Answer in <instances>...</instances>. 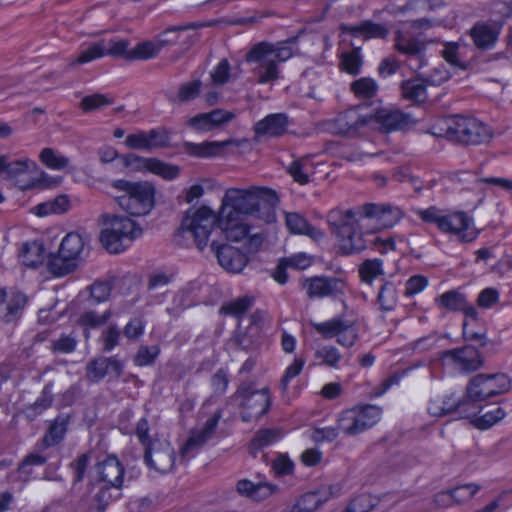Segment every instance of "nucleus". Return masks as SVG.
<instances>
[{"label": "nucleus", "mask_w": 512, "mask_h": 512, "mask_svg": "<svg viewBox=\"0 0 512 512\" xmlns=\"http://www.w3.org/2000/svg\"><path fill=\"white\" fill-rule=\"evenodd\" d=\"M243 219L233 217L230 221L229 218L222 216L221 213H215L205 205L196 210L189 208L173 235V241L181 247H189L193 243L199 251H203L207 247L210 236L218 232L220 241L239 242L250 232V226L242 223Z\"/></svg>", "instance_id": "f257e3e1"}, {"label": "nucleus", "mask_w": 512, "mask_h": 512, "mask_svg": "<svg viewBox=\"0 0 512 512\" xmlns=\"http://www.w3.org/2000/svg\"><path fill=\"white\" fill-rule=\"evenodd\" d=\"M376 219L384 228H390L398 223L403 213L398 207L390 204L366 203L357 210L348 209L345 212L339 209L331 210L327 215L330 230L339 240L337 254L347 256L358 254L366 249V240L363 233L358 231L356 215Z\"/></svg>", "instance_id": "f03ea898"}, {"label": "nucleus", "mask_w": 512, "mask_h": 512, "mask_svg": "<svg viewBox=\"0 0 512 512\" xmlns=\"http://www.w3.org/2000/svg\"><path fill=\"white\" fill-rule=\"evenodd\" d=\"M280 199L274 189L251 186L247 189L229 188L226 190L218 213L229 218L254 216L270 222L275 217V208Z\"/></svg>", "instance_id": "7ed1b4c3"}, {"label": "nucleus", "mask_w": 512, "mask_h": 512, "mask_svg": "<svg viewBox=\"0 0 512 512\" xmlns=\"http://www.w3.org/2000/svg\"><path fill=\"white\" fill-rule=\"evenodd\" d=\"M462 338L467 342L462 347L444 350L442 359H451L464 373H473L481 369L485 359L497 354L501 348V340L489 339L486 331H475L470 322L464 320L462 324Z\"/></svg>", "instance_id": "20e7f679"}, {"label": "nucleus", "mask_w": 512, "mask_h": 512, "mask_svg": "<svg viewBox=\"0 0 512 512\" xmlns=\"http://www.w3.org/2000/svg\"><path fill=\"white\" fill-rule=\"evenodd\" d=\"M296 38L276 44L262 41L253 45L245 55L248 63H257L254 73L258 76V83L267 84L279 79L278 63L285 62L293 56L291 44Z\"/></svg>", "instance_id": "39448f33"}, {"label": "nucleus", "mask_w": 512, "mask_h": 512, "mask_svg": "<svg viewBox=\"0 0 512 512\" xmlns=\"http://www.w3.org/2000/svg\"><path fill=\"white\" fill-rule=\"evenodd\" d=\"M110 186L120 193L113 199L129 216L148 215L155 207L156 187L150 181L117 179Z\"/></svg>", "instance_id": "423d86ee"}, {"label": "nucleus", "mask_w": 512, "mask_h": 512, "mask_svg": "<svg viewBox=\"0 0 512 512\" xmlns=\"http://www.w3.org/2000/svg\"><path fill=\"white\" fill-rule=\"evenodd\" d=\"M445 123L446 128L443 135L448 140L462 145H481L489 142L493 137L491 128L473 117L453 115ZM431 133L442 136V133Z\"/></svg>", "instance_id": "0eeeda50"}, {"label": "nucleus", "mask_w": 512, "mask_h": 512, "mask_svg": "<svg viewBox=\"0 0 512 512\" xmlns=\"http://www.w3.org/2000/svg\"><path fill=\"white\" fill-rule=\"evenodd\" d=\"M232 398L240 400V418L244 423L258 421L269 412L272 405L269 388L257 389L253 382L240 383Z\"/></svg>", "instance_id": "6e6552de"}, {"label": "nucleus", "mask_w": 512, "mask_h": 512, "mask_svg": "<svg viewBox=\"0 0 512 512\" xmlns=\"http://www.w3.org/2000/svg\"><path fill=\"white\" fill-rule=\"evenodd\" d=\"M466 389L467 397L475 404L507 393L511 389V379L504 373H480L469 380Z\"/></svg>", "instance_id": "1a4fd4ad"}, {"label": "nucleus", "mask_w": 512, "mask_h": 512, "mask_svg": "<svg viewBox=\"0 0 512 512\" xmlns=\"http://www.w3.org/2000/svg\"><path fill=\"white\" fill-rule=\"evenodd\" d=\"M367 106L362 103L340 112L332 123L335 133L347 137L358 136L361 128L372 123L371 114L361 113Z\"/></svg>", "instance_id": "9d476101"}, {"label": "nucleus", "mask_w": 512, "mask_h": 512, "mask_svg": "<svg viewBox=\"0 0 512 512\" xmlns=\"http://www.w3.org/2000/svg\"><path fill=\"white\" fill-rule=\"evenodd\" d=\"M210 251L216 257L218 264L229 273H241L249 261L248 256L239 248L219 239L211 240Z\"/></svg>", "instance_id": "9b49d317"}, {"label": "nucleus", "mask_w": 512, "mask_h": 512, "mask_svg": "<svg viewBox=\"0 0 512 512\" xmlns=\"http://www.w3.org/2000/svg\"><path fill=\"white\" fill-rule=\"evenodd\" d=\"M302 287L310 299L325 297L339 299L345 294L346 282L334 276H314L306 278Z\"/></svg>", "instance_id": "f8f14e48"}, {"label": "nucleus", "mask_w": 512, "mask_h": 512, "mask_svg": "<svg viewBox=\"0 0 512 512\" xmlns=\"http://www.w3.org/2000/svg\"><path fill=\"white\" fill-rule=\"evenodd\" d=\"M505 23L503 17L493 22L477 21L468 31V35L478 50L488 51L495 47Z\"/></svg>", "instance_id": "ddd939ff"}, {"label": "nucleus", "mask_w": 512, "mask_h": 512, "mask_svg": "<svg viewBox=\"0 0 512 512\" xmlns=\"http://www.w3.org/2000/svg\"><path fill=\"white\" fill-rule=\"evenodd\" d=\"M98 475L96 481H89L88 487L92 488L100 483L123 486L125 467L115 454H108L103 460L95 464Z\"/></svg>", "instance_id": "4468645a"}, {"label": "nucleus", "mask_w": 512, "mask_h": 512, "mask_svg": "<svg viewBox=\"0 0 512 512\" xmlns=\"http://www.w3.org/2000/svg\"><path fill=\"white\" fill-rule=\"evenodd\" d=\"M7 297L6 289L0 288V318L5 324L15 325L22 318L29 299L19 290L11 291Z\"/></svg>", "instance_id": "2eb2a0df"}, {"label": "nucleus", "mask_w": 512, "mask_h": 512, "mask_svg": "<svg viewBox=\"0 0 512 512\" xmlns=\"http://www.w3.org/2000/svg\"><path fill=\"white\" fill-rule=\"evenodd\" d=\"M242 144H248L247 139H227L225 141H204L202 143H193L184 141L183 150L186 154L196 158H212L225 154V149L230 146L240 147Z\"/></svg>", "instance_id": "dca6fc26"}, {"label": "nucleus", "mask_w": 512, "mask_h": 512, "mask_svg": "<svg viewBox=\"0 0 512 512\" xmlns=\"http://www.w3.org/2000/svg\"><path fill=\"white\" fill-rule=\"evenodd\" d=\"M86 378L91 383H99L109 371L118 379L124 372L123 363L116 357L98 356L86 365Z\"/></svg>", "instance_id": "f3484780"}, {"label": "nucleus", "mask_w": 512, "mask_h": 512, "mask_svg": "<svg viewBox=\"0 0 512 512\" xmlns=\"http://www.w3.org/2000/svg\"><path fill=\"white\" fill-rule=\"evenodd\" d=\"M371 117L372 122L379 124L381 131L386 133L405 130L416 124V121L412 118L411 114L404 113L398 109L387 110L377 108L374 113H371Z\"/></svg>", "instance_id": "a211bd4d"}, {"label": "nucleus", "mask_w": 512, "mask_h": 512, "mask_svg": "<svg viewBox=\"0 0 512 512\" xmlns=\"http://www.w3.org/2000/svg\"><path fill=\"white\" fill-rule=\"evenodd\" d=\"M435 303L439 308H444L451 312H462L465 320L469 318L472 322L477 323L479 313L476 308L468 303L466 295L459 290L452 289L435 298Z\"/></svg>", "instance_id": "6ab92c4d"}, {"label": "nucleus", "mask_w": 512, "mask_h": 512, "mask_svg": "<svg viewBox=\"0 0 512 512\" xmlns=\"http://www.w3.org/2000/svg\"><path fill=\"white\" fill-rule=\"evenodd\" d=\"M176 460L174 448L168 440L156 439L151 445L150 460H144V463L150 469H154L162 474L170 472Z\"/></svg>", "instance_id": "aec40b11"}, {"label": "nucleus", "mask_w": 512, "mask_h": 512, "mask_svg": "<svg viewBox=\"0 0 512 512\" xmlns=\"http://www.w3.org/2000/svg\"><path fill=\"white\" fill-rule=\"evenodd\" d=\"M222 417V411L219 409L206 421L204 427L198 433H192L180 449L181 455H186L189 451L203 447L215 433L218 423Z\"/></svg>", "instance_id": "412c9836"}, {"label": "nucleus", "mask_w": 512, "mask_h": 512, "mask_svg": "<svg viewBox=\"0 0 512 512\" xmlns=\"http://www.w3.org/2000/svg\"><path fill=\"white\" fill-rule=\"evenodd\" d=\"M340 30L344 34H349L352 37H362L364 40L386 39L389 35V30L383 24L375 23L372 20H364L358 25L341 24Z\"/></svg>", "instance_id": "4be33fe9"}, {"label": "nucleus", "mask_w": 512, "mask_h": 512, "mask_svg": "<svg viewBox=\"0 0 512 512\" xmlns=\"http://www.w3.org/2000/svg\"><path fill=\"white\" fill-rule=\"evenodd\" d=\"M288 127V116L285 113L269 114L264 119L256 122L254 132L256 137L283 136Z\"/></svg>", "instance_id": "5701e85b"}, {"label": "nucleus", "mask_w": 512, "mask_h": 512, "mask_svg": "<svg viewBox=\"0 0 512 512\" xmlns=\"http://www.w3.org/2000/svg\"><path fill=\"white\" fill-rule=\"evenodd\" d=\"M444 218H448L451 223V227L448 229H441V232L457 234L459 235L460 241L467 243L472 242L478 236L477 230L468 231L473 220L463 211L454 212L452 214L444 215Z\"/></svg>", "instance_id": "b1692460"}, {"label": "nucleus", "mask_w": 512, "mask_h": 512, "mask_svg": "<svg viewBox=\"0 0 512 512\" xmlns=\"http://www.w3.org/2000/svg\"><path fill=\"white\" fill-rule=\"evenodd\" d=\"M71 421V414L60 413L50 425L42 438V444L45 448L54 447L60 444L68 431V426Z\"/></svg>", "instance_id": "393cba45"}, {"label": "nucleus", "mask_w": 512, "mask_h": 512, "mask_svg": "<svg viewBox=\"0 0 512 512\" xmlns=\"http://www.w3.org/2000/svg\"><path fill=\"white\" fill-rule=\"evenodd\" d=\"M283 437L284 431L282 428H261L255 432L249 441L248 451L253 457H257V454L264 448L278 442Z\"/></svg>", "instance_id": "a878e982"}, {"label": "nucleus", "mask_w": 512, "mask_h": 512, "mask_svg": "<svg viewBox=\"0 0 512 512\" xmlns=\"http://www.w3.org/2000/svg\"><path fill=\"white\" fill-rule=\"evenodd\" d=\"M217 23H218L217 20H210V21H206V22L197 21V22H189V23L183 24V25L171 26V27L166 28L164 31H162L156 37L155 41H156L159 49L161 50L162 48H164L166 46L174 45L177 43V39H178L177 33L178 32L187 31V30H196V29L205 28V27H213Z\"/></svg>", "instance_id": "bb28decb"}, {"label": "nucleus", "mask_w": 512, "mask_h": 512, "mask_svg": "<svg viewBox=\"0 0 512 512\" xmlns=\"http://www.w3.org/2000/svg\"><path fill=\"white\" fill-rule=\"evenodd\" d=\"M285 223L288 230L293 234L306 235L315 241L324 237V233L311 225L306 218L296 212L287 213Z\"/></svg>", "instance_id": "cd10ccee"}, {"label": "nucleus", "mask_w": 512, "mask_h": 512, "mask_svg": "<svg viewBox=\"0 0 512 512\" xmlns=\"http://www.w3.org/2000/svg\"><path fill=\"white\" fill-rule=\"evenodd\" d=\"M236 489L240 495L255 501H261L274 494L278 487L270 483L259 482L255 484L248 479H242L237 482Z\"/></svg>", "instance_id": "c85d7f7f"}, {"label": "nucleus", "mask_w": 512, "mask_h": 512, "mask_svg": "<svg viewBox=\"0 0 512 512\" xmlns=\"http://www.w3.org/2000/svg\"><path fill=\"white\" fill-rule=\"evenodd\" d=\"M104 224H110L123 235L124 239H128L129 241H133L143 233V229L140 225L128 216L107 214L104 215Z\"/></svg>", "instance_id": "c756f323"}, {"label": "nucleus", "mask_w": 512, "mask_h": 512, "mask_svg": "<svg viewBox=\"0 0 512 512\" xmlns=\"http://www.w3.org/2000/svg\"><path fill=\"white\" fill-rule=\"evenodd\" d=\"M445 414H457L458 418L465 419L471 415H476L477 407L473 401L467 397V389L462 398L455 400L453 394L448 395L442 402Z\"/></svg>", "instance_id": "7c9ffc66"}, {"label": "nucleus", "mask_w": 512, "mask_h": 512, "mask_svg": "<svg viewBox=\"0 0 512 512\" xmlns=\"http://www.w3.org/2000/svg\"><path fill=\"white\" fill-rule=\"evenodd\" d=\"M45 245L42 241L25 242L20 251L22 263L29 268L37 269L45 260Z\"/></svg>", "instance_id": "2f4dec72"}, {"label": "nucleus", "mask_w": 512, "mask_h": 512, "mask_svg": "<svg viewBox=\"0 0 512 512\" xmlns=\"http://www.w3.org/2000/svg\"><path fill=\"white\" fill-rule=\"evenodd\" d=\"M123 486L100 483L98 491L92 496L96 512H105L108 506L121 498Z\"/></svg>", "instance_id": "473e14b6"}, {"label": "nucleus", "mask_w": 512, "mask_h": 512, "mask_svg": "<svg viewBox=\"0 0 512 512\" xmlns=\"http://www.w3.org/2000/svg\"><path fill=\"white\" fill-rule=\"evenodd\" d=\"M46 268L54 277H64L77 269V262L57 251L48 254Z\"/></svg>", "instance_id": "72a5a7b5"}, {"label": "nucleus", "mask_w": 512, "mask_h": 512, "mask_svg": "<svg viewBox=\"0 0 512 512\" xmlns=\"http://www.w3.org/2000/svg\"><path fill=\"white\" fill-rule=\"evenodd\" d=\"M354 409L359 434L373 427L379 421L381 408L376 405L364 404L354 407Z\"/></svg>", "instance_id": "f704fd0d"}, {"label": "nucleus", "mask_w": 512, "mask_h": 512, "mask_svg": "<svg viewBox=\"0 0 512 512\" xmlns=\"http://www.w3.org/2000/svg\"><path fill=\"white\" fill-rule=\"evenodd\" d=\"M202 81L194 79L189 82L182 83L179 86L177 94H166L170 103H187L195 100L201 94Z\"/></svg>", "instance_id": "c9c22d12"}, {"label": "nucleus", "mask_w": 512, "mask_h": 512, "mask_svg": "<svg viewBox=\"0 0 512 512\" xmlns=\"http://www.w3.org/2000/svg\"><path fill=\"white\" fill-rule=\"evenodd\" d=\"M70 199L68 195L61 194L52 200L42 202L34 207V212L39 217H45L49 214H64L70 209Z\"/></svg>", "instance_id": "e433bc0d"}, {"label": "nucleus", "mask_w": 512, "mask_h": 512, "mask_svg": "<svg viewBox=\"0 0 512 512\" xmlns=\"http://www.w3.org/2000/svg\"><path fill=\"white\" fill-rule=\"evenodd\" d=\"M402 33L401 31L397 32V39L395 43V48L400 53L409 55V56H415L419 60V64L417 66V69H420L423 65L424 61V55L423 52L425 50V44L423 42H420L419 40L415 38H409V39H402Z\"/></svg>", "instance_id": "4c0bfd02"}, {"label": "nucleus", "mask_w": 512, "mask_h": 512, "mask_svg": "<svg viewBox=\"0 0 512 512\" xmlns=\"http://www.w3.org/2000/svg\"><path fill=\"white\" fill-rule=\"evenodd\" d=\"M255 298L250 295L238 297L232 301L224 303L219 313L224 316H233L240 319L254 304Z\"/></svg>", "instance_id": "58836bf2"}, {"label": "nucleus", "mask_w": 512, "mask_h": 512, "mask_svg": "<svg viewBox=\"0 0 512 512\" xmlns=\"http://www.w3.org/2000/svg\"><path fill=\"white\" fill-rule=\"evenodd\" d=\"M402 96L414 103H424L427 100V86L423 80L409 79L401 83Z\"/></svg>", "instance_id": "ea45409f"}, {"label": "nucleus", "mask_w": 512, "mask_h": 512, "mask_svg": "<svg viewBox=\"0 0 512 512\" xmlns=\"http://www.w3.org/2000/svg\"><path fill=\"white\" fill-rule=\"evenodd\" d=\"M84 248V240L78 232L68 233L61 241L58 251L76 261Z\"/></svg>", "instance_id": "a19ab883"}, {"label": "nucleus", "mask_w": 512, "mask_h": 512, "mask_svg": "<svg viewBox=\"0 0 512 512\" xmlns=\"http://www.w3.org/2000/svg\"><path fill=\"white\" fill-rule=\"evenodd\" d=\"M99 240L109 253L119 254L126 249L123 235L112 226L101 231Z\"/></svg>", "instance_id": "79ce46f5"}, {"label": "nucleus", "mask_w": 512, "mask_h": 512, "mask_svg": "<svg viewBox=\"0 0 512 512\" xmlns=\"http://www.w3.org/2000/svg\"><path fill=\"white\" fill-rule=\"evenodd\" d=\"M362 65L363 59L360 47H353L351 51L343 52L340 56V69L352 76L360 74Z\"/></svg>", "instance_id": "37998d69"}, {"label": "nucleus", "mask_w": 512, "mask_h": 512, "mask_svg": "<svg viewBox=\"0 0 512 512\" xmlns=\"http://www.w3.org/2000/svg\"><path fill=\"white\" fill-rule=\"evenodd\" d=\"M377 82L370 77H361L350 84V91L358 99H372L378 92Z\"/></svg>", "instance_id": "c03bdc74"}, {"label": "nucleus", "mask_w": 512, "mask_h": 512, "mask_svg": "<svg viewBox=\"0 0 512 512\" xmlns=\"http://www.w3.org/2000/svg\"><path fill=\"white\" fill-rule=\"evenodd\" d=\"M377 302L380 305V310L383 312L395 309L398 302V290L393 282L386 281L381 286L377 296Z\"/></svg>", "instance_id": "a18cd8bd"}, {"label": "nucleus", "mask_w": 512, "mask_h": 512, "mask_svg": "<svg viewBox=\"0 0 512 512\" xmlns=\"http://www.w3.org/2000/svg\"><path fill=\"white\" fill-rule=\"evenodd\" d=\"M106 55V41L100 40L91 43L86 49L80 51L77 58L69 65H82Z\"/></svg>", "instance_id": "49530a36"}, {"label": "nucleus", "mask_w": 512, "mask_h": 512, "mask_svg": "<svg viewBox=\"0 0 512 512\" xmlns=\"http://www.w3.org/2000/svg\"><path fill=\"white\" fill-rule=\"evenodd\" d=\"M148 172L153 173L164 180L172 181L180 175V167L175 164L166 163L157 158H151Z\"/></svg>", "instance_id": "de8ad7c7"}, {"label": "nucleus", "mask_w": 512, "mask_h": 512, "mask_svg": "<svg viewBox=\"0 0 512 512\" xmlns=\"http://www.w3.org/2000/svg\"><path fill=\"white\" fill-rule=\"evenodd\" d=\"M150 425L146 417L141 418L135 428V435L139 443L144 447L143 460H150L151 445L156 442L157 437L152 438L149 434Z\"/></svg>", "instance_id": "09e8293b"}, {"label": "nucleus", "mask_w": 512, "mask_h": 512, "mask_svg": "<svg viewBox=\"0 0 512 512\" xmlns=\"http://www.w3.org/2000/svg\"><path fill=\"white\" fill-rule=\"evenodd\" d=\"M111 316L112 312L110 309L104 311L102 315H99L96 311L93 310L85 311L80 315L77 323L83 328L97 329L105 325Z\"/></svg>", "instance_id": "8fccbe9b"}, {"label": "nucleus", "mask_w": 512, "mask_h": 512, "mask_svg": "<svg viewBox=\"0 0 512 512\" xmlns=\"http://www.w3.org/2000/svg\"><path fill=\"white\" fill-rule=\"evenodd\" d=\"M383 261L379 258L366 259L359 267V275L363 282L372 284L373 280L383 275Z\"/></svg>", "instance_id": "3c124183"}, {"label": "nucleus", "mask_w": 512, "mask_h": 512, "mask_svg": "<svg viewBox=\"0 0 512 512\" xmlns=\"http://www.w3.org/2000/svg\"><path fill=\"white\" fill-rule=\"evenodd\" d=\"M311 326L317 331L324 339H331L337 336L344 327V320L340 317H335L329 321L322 323H311Z\"/></svg>", "instance_id": "603ef678"}, {"label": "nucleus", "mask_w": 512, "mask_h": 512, "mask_svg": "<svg viewBox=\"0 0 512 512\" xmlns=\"http://www.w3.org/2000/svg\"><path fill=\"white\" fill-rule=\"evenodd\" d=\"M480 489L481 486L478 484L466 483L449 489L446 494L460 504L471 500Z\"/></svg>", "instance_id": "864d4df0"}, {"label": "nucleus", "mask_w": 512, "mask_h": 512, "mask_svg": "<svg viewBox=\"0 0 512 512\" xmlns=\"http://www.w3.org/2000/svg\"><path fill=\"white\" fill-rule=\"evenodd\" d=\"M90 459V451H88L78 455L76 459L69 464V468L73 472V486L82 483L85 479Z\"/></svg>", "instance_id": "5fc2aeb1"}, {"label": "nucleus", "mask_w": 512, "mask_h": 512, "mask_svg": "<svg viewBox=\"0 0 512 512\" xmlns=\"http://www.w3.org/2000/svg\"><path fill=\"white\" fill-rule=\"evenodd\" d=\"M39 158L46 167L54 170H62L69 164V158L56 154L52 148L42 149Z\"/></svg>", "instance_id": "6e6d98bb"}, {"label": "nucleus", "mask_w": 512, "mask_h": 512, "mask_svg": "<svg viewBox=\"0 0 512 512\" xmlns=\"http://www.w3.org/2000/svg\"><path fill=\"white\" fill-rule=\"evenodd\" d=\"M160 49L155 42L144 41L138 43L134 49L130 51V61L133 60H148L158 55Z\"/></svg>", "instance_id": "4d7b16f0"}, {"label": "nucleus", "mask_w": 512, "mask_h": 512, "mask_svg": "<svg viewBox=\"0 0 512 512\" xmlns=\"http://www.w3.org/2000/svg\"><path fill=\"white\" fill-rule=\"evenodd\" d=\"M0 159L2 160L0 173H5L8 178H15L26 173L29 169L28 159L9 162L8 155H1Z\"/></svg>", "instance_id": "13d9d810"}, {"label": "nucleus", "mask_w": 512, "mask_h": 512, "mask_svg": "<svg viewBox=\"0 0 512 512\" xmlns=\"http://www.w3.org/2000/svg\"><path fill=\"white\" fill-rule=\"evenodd\" d=\"M260 334L256 328L248 326L245 331H238L234 335V340L241 349L247 351L259 344Z\"/></svg>", "instance_id": "bf43d9fd"}, {"label": "nucleus", "mask_w": 512, "mask_h": 512, "mask_svg": "<svg viewBox=\"0 0 512 512\" xmlns=\"http://www.w3.org/2000/svg\"><path fill=\"white\" fill-rule=\"evenodd\" d=\"M321 506V499L314 491L303 494L292 506L290 512H313Z\"/></svg>", "instance_id": "052dcab7"}, {"label": "nucleus", "mask_w": 512, "mask_h": 512, "mask_svg": "<svg viewBox=\"0 0 512 512\" xmlns=\"http://www.w3.org/2000/svg\"><path fill=\"white\" fill-rule=\"evenodd\" d=\"M52 388L53 383L48 382L44 386L40 397H38L36 401L28 407V410L33 411L34 415H38L41 414L46 409L50 408L52 406L54 399Z\"/></svg>", "instance_id": "680f3d73"}, {"label": "nucleus", "mask_w": 512, "mask_h": 512, "mask_svg": "<svg viewBox=\"0 0 512 512\" xmlns=\"http://www.w3.org/2000/svg\"><path fill=\"white\" fill-rule=\"evenodd\" d=\"M47 462V457L39 453H29L19 463L17 471L24 475V480H29L32 475L31 466H42Z\"/></svg>", "instance_id": "e2e57ef3"}, {"label": "nucleus", "mask_w": 512, "mask_h": 512, "mask_svg": "<svg viewBox=\"0 0 512 512\" xmlns=\"http://www.w3.org/2000/svg\"><path fill=\"white\" fill-rule=\"evenodd\" d=\"M114 103V99L108 97L105 94L95 93L92 95L85 96L80 103L81 109L84 112H90L97 109H101L105 106Z\"/></svg>", "instance_id": "0e129e2a"}, {"label": "nucleus", "mask_w": 512, "mask_h": 512, "mask_svg": "<svg viewBox=\"0 0 512 512\" xmlns=\"http://www.w3.org/2000/svg\"><path fill=\"white\" fill-rule=\"evenodd\" d=\"M315 358L321 359V365L336 368L342 359L338 349L331 345H326L315 351Z\"/></svg>", "instance_id": "69168bd1"}, {"label": "nucleus", "mask_w": 512, "mask_h": 512, "mask_svg": "<svg viewBox=\"0 0 512 512\" xmlns=\"http://www.w3.org/2000/svg\"><path fill=\"white\" fill-rule=\"evenodd\" d=\"M151 158H145L135 153H127L121 155V162L123 167L130 169L133 172H148Z\"/></svg>", "instance_id": "338daca9"}, {"label": "nucleus", "mask_w": 512, "mask_h": 512, "mask_svg": "<svg viewBox=\"0 0 512 512\" xmlns=\"http://www.w3.org/2000/svg\"><path fill=\"white\" fill-rule=\"evenodd\" d=\"M375 505L373 497L364 493L355 497L344 512H371Z\"/></svg>", "instance_id": "774afa93"}]
</instances>
